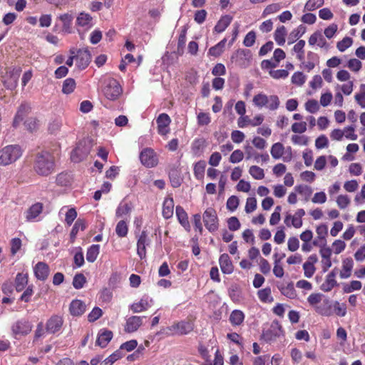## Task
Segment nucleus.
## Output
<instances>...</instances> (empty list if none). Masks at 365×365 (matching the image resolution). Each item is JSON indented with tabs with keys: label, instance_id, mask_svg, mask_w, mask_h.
<instances>
[{
	"label": "nucleus",
	"instance_id": "1",
	"mask_svg": "<svg viewBox=\"0 0 365 365\" xmlns=\"http://www.w3.org/2000/svg\"><path fill=\"white\" fill-rule=\"evenodd\" d=\"M53 156L48 152L43 151L36 155L34 169L40 175L47 176L54 171Z\"/></svg>",
	"mask_w": 365,
	"mask_h": 365
},
{
	"label": "nucleus",
	"instance_id": "2",
	"mask_svg": "<svg viewBox=\"0 0 365 365\" xmlns=\"http://www.w3.org/2000/svg\"><path fill=\"white\" fill-rule=\"evenodd\" d=\"M252 103L258 108H266L269 110H277L280 105L279 98L277 95L267 96L262 92L253 97Z\"/></svg>",
	"mask_w": 365,
	"mask_h": 365
},
{
	"label": "nucleus",
	"instance_id": "3",
	"mask_svg": "<svg viewBox=\"0 0 365 365\" xmlns=\"http://www.w3.org/2000/svg\"><path fill=\"white\" fill-rule=\"evenodd\" d=\"M19 145H9L0 150V165L6 166L16 162L22 155Z\"/></svg>",
	"mask_w": 365,
	"mask_h": 365
},
{
	"label": "nucleus",
	"instance_id": "4",
	"mask_svg": "<svg viewBox=\"0 0 365 365\" xmlns=\"http://www.w3.org/2000/svg\"><path fill=\"white\" fill-rule=\"evenodd\" d=\"M93 147V141L87 138L78 142L76 147L71 154V159L74 163H79L83 160L90 153Z\"/></svg>",
	"mask_w": 365,
	"mask_h": 365
},
{
	"label": "nucleus",
	"instance_id": "5",
	"mask_svg": "<svg viewBox=\"0 0 365 365\" xmlns=\"http://www.w3.org/2000/svg\"><path fill=\"white\" fill-rule=\"evenodd\" d=\"M102 92L106 98L115 101L121 95L122 88L115 79L108 78L103 82Z\"/></svg>",
	"mask_w": 365,
	"mask_h": 365
},
{
	"label": "nucleus",
	"instance_id": "6",
	"mask_svg": "<svg viewBox=\"0 0 365 365\" xmlns=\"http://www.w3.org/2000/svg\"><path fill=\"white\" fill-rule=\"evenodd\" d=\"M21 72L19 66H12L6 69L5 74L2 76L4 86L7 88L12 90L18 85L19 78Z\"/></svg>",
	"mask_w": 365,
	"mask_h": 365
},
{
	"label": "nucleus",
	"instance_id": "7",
	"mask_svg": "<svg viewBox=\"0 0 365 365\" xmlns=\"http://www.w3.org/2000/svg\"><path fill=\"white\" fill-rule=\"evenodd\" d=\"M202 220L206 229L210 232H214L217 230L219 227L218 217L216 211L212 208H207L203 215Z\"/></svg>",
	"mask_w": 365,
	"mask_h": 365
},
{
	"label": "nucleus",
	"instance_id": "8",
	"mask_svg": "<svg viewBox=\"0 0 365 365\" xmlns=\"http://www.w3.org/2000/svg\"><path fill=\"white\" fill-rule=\"evenodd\" d=\"M252 58L251 51L248 49H237L231 56V61L237 66L242 68L248 66Z\"/></svg>",
	"mask_w": 365,
	"mask_h": 365
},
{
	"label": "nucleus",
	"instance_id": "9",
	"mask_svg": "<svg viewBox=\"0 0 365 365\" xmlns=\"http://www.w3.org/2000/svg\"><path fill=\"white\" fill-rule=\"evenodd\" d=\"M141 163L147 168H153L158 165V158L155 151L151 148L143 149L140 154Z\"/></svg>",
	"mask_w": 365,
	"mask_h": 365
},
{
	"label": "nucleus",
	"instance_id": "10",
	"mask_svg": "<svg viewBox=\"0 0 365 365\" xmlns=\"http://www.w3.org/2000/svg\"><path fill=\"white\" fill-rule=\"evenodd\" d=\"M32 329L31 324L24 319L19 320L12 325V334L16 339L19 336L27 335Z\"/></svg>",
	"mask_w": 365,
	"mask_h": 365
},
{
	"label": "nucleus",
	"instance_id": "11",
	"mask_svg": "<svg viewBox=\"0 0 365 365\" xmlns=\"http://www.w3.org/2000/svg\"><path fill=\"white\" fill-rule=\"evenodd\" d=\"M76 24L77 26L78 31L79 33L81 31H86L91 29L94 25L92 16L86 12H81L78 15L76 21Z\"/></svg>",
	"mask_w": 365,
	"mask_h": 365
},
{
	"label": "nucleus",
	"instance_id": "12",
	"mask_svg": "<svg viewBox=\"0 0 365 365\" xmlns=\"http://www.w3.org/2000/svg\"><path fill=\"white\" fill-rule=\"evenodd\" d=\"M283 335L282 326L278 322H273L270 328L262 334L263 339L267 341H271Z\"/></svg>",
	"mask_w": 365,
	"mask_h": 365
},
{
	"label": "nucleus",
	"instance_id": "13",
	"mask_svg": "<svg viewBox=\"0 0 365 365\" xmlns=\"http://www.w3.org/2000/svg\"><path fill=\"white\" fill-rule=\"evenodd\" d=\"M75 56L76 66L80 69H85L91 61V53L87 48L78 49Z\"/></svg>",
	"mask_w": 365,
	"mask_h": 365
},
{
	"label": "nucleus",
	"instance_id": "14",
	"mask_svg": "<svg viewBox=\"0 0 365 365\" xmlns=\"http://www.w3.org/2000/svg\"><path fill=\"white\" fill-rule=\"evenodd\" d=\"M43 211V204L36 202L32 205L26 212L25 217L29 222H37L40 220L39 215Z\"/></svg>",
	"mask_w": 365,
	"mask_h": 365
},
{
	"label": "nucleus",
	"instance_id": "15",
	"mask_svg": "<svg viewBox=\"0 0 365 365\" xmlns=\"http://www.w3.org/2000/svg\"><path fill=\"white\" fill-rule=\"evenodd\" d=\"M317 237L312 242L314 246L327 245V237L328 235V226L325 224H321L316 229Z\"/></svg>",
	"mask_w": 365,
	"mask_h": 365
},
{
	"label": "nucleus",
	"instance_id": "16",
	"mask_svg": "<svg viewBox=\"0 0 365 365\" xmlns=\"http://www.w3.org/2000/svg\"><path fill=\"white\" fill-rule=\"evenodd\" d=\"M169 329L175 334L184 335L193 329V324L190 322L182 321L172 325Z\"/></svg>",
	"mask_w": 365,
	"mask_h": 365
},
{
	"label": "nucleus",
	"instance_id": "17",
	"mask_svg": "<svg viewBox=\"0 0 365 365\" xmlns=\"http://www.w3.org/2000/svg\"><path fill=\"white\" fill-rule=\"evenodd\" d=\"M171 122L170 118L166 113H161L156 120L158 132L161 135H165L170 132L169 125Z\"/></svg>",
	"mask_w": 365,
	"mask_h": 365
},
{
	"label": "nucleus",
	"instance_id": "18",
	"mask_svg": "<svg viewBox=\"0 0 365 365\" xmlns=\"http://www.w3.org/2000/svg\"><path fill=\"white\" fill-rule=\"evenodd\" d=\"M150 245V240L148 239L147 232L143 231L139 236L137 242V254L140 259H144L146 257V246Z\"/></svg>",
	"mask_w": 365,
	"mask_h": 365
},
{
	"label": "nucleus",
	"instance_id": "19",
	"mask_svg": "<svg viewBox=\"0 0 365 365\" xmlns=\"http://www.w3.org/2000/svg\"><path fill=\"white\" fill-rule=\"evenodd\" d=\"M153 304V300L148 296H143L138 302L130 305V309L134 313H139L147 310Z\"/></svg>",
	"mask_w": 365,
	"mask_h": 365
},
{
	"label": "nucleus",
	"instance_id": "20",
	"mask_svg": "<svg viewBox=\"0 0 365 365\" xmlns=\"http://www.w3.org/2000/svg\"><path fill=\"white\" fill-rule=\"evenodd\" d=\"M63 319L61 316L53 315L46 322V332L55 334L58 331L63 325Z\"/></svg>",
	"mask_w": 365,
	"mask_h": 365
},
{
	"label": "nucleus",
	"instance_id": "21",
	"mask_svg": "<svg viewBox=\"0 0 365 365\" xmlns=\"http://www.w3.org/2000/svg\"><path fill=\"white\" fill-rule=\"evenodd\" d=\"M245 150L247 160H250L251 158H254V160L257 163H259L260 161H262L263 163H267L269 160V156L267 153L259 154L250 145L245 146Z\"/></svg>",
	"mask_w": 365,
	"mask_h": 365
},
{
	"label": "nucleus",
	"instance_id": "22",
	"mask_svg": "<svg viewBox=\"0 0 365 365\" xmlns=\"http://www.w3.org/2000/svg\"><path fill=\"white\" fill-rule=\"evenodd\" d=\"M145 317L132 316L127 319L125 326V331L131 333L137 331L142 325Z\"/></svg>",
	"mask_w": 365,
	"mask_h": 365
},
{
	"label": "nucleus",
	"instance_id": "23",
	"mask_svg": "<svg viewBox=\"0 0 365 365\" xmlns=\"http://www.w3.org/2000/svg\"><path fill=\"white\" fill-rule=\"evenodd\" d=\"M219 264L222 273L225 274H232L234 271V266L227 254H222L219 258Z\"/></svg>",
	"mask_w": 365,
	"mask_h": 365
},
{
	"label": "nucleus",
	"instance_id": "24",
	"mask_svg": "<svg viewBox=\"0 0 365 365\" xmlns=\"http://www.w3.org/2000/svg\"><path fill=\"white\" fill-rule=\"evenodd\" d=\"M308 42L310 46L317 44V46L322 48H329V44L327 43L325 38L319 31H317L312 34L310 36Z\"/></svg>",
	"mask_w": 365,
	"mask_h": 365
},
{
	"label": "nucleus",
	"instance_id": "25",
	"mask_svg": "<svg viewBox=\"0 0 365 365\" xmlns=\"http://www.w3.org/2000/svg\"><path fill=\"white\" fill-rule=\"evenodd\" d=\"M58 19L62 23V31L64 34H71L73 32L72 29V23L73 20V16L70 13H65L61 14Z\"/></svg>",
	"mask_w": 365,
	"mask_h": 365
},
{
	"label": "nucleus",
	"instance_id": "26",
	"mask_svg": "<svg viewBox=\"0 0 365 365\" xmlns=\"http://www.w3.org/2000/svg\"><path fill=\"white\" fill-rule=\"evenodd\" d=\"M86 305L81 300L75 299L70 304L69 311L72 316L79 317L86 312Z\"/></svg>",
	"mask_w": 365,
	"mask_h": 365
},
{
	"label": "nucleus",
	"instance_id": "27",
	"mask_svg": "<svg viewBox=\"0 0 365 365\" xmlns=\"http://www.w3.org/2000/svg\"><path fill=\"white\" fill-rule=\"evenodd\" d=\"M34 271L36 277L41 281L46 280L49 274L48 266L46 263L41 262H38L35 265Z\"/></svg>",
	"mask_w": 365,
	"mask_h": 365
},
{
	"label": "nucleus",
	"instance_id": "28",
	"mask_svg": "<svg viewBox=\"0 0 365 365\" xmlns=\"http://www.w3.org/2000/svg\"><path fill=\"white\" fill-rule=\"evenodd\" d=\"M176 217L180 224L185 228L186 231L190 230V225L188 221L187 214L184 208L180 205H178L175 208Z\"/></svg>",
	"mask_w": 365,
	"mask_h": 365
},
{
	"label": "nucleus",
	"instance_id": "29",
	"mask_svg": "<svg viewBox=\"0 0 365 365\" xmlns=\"http://www.w3.org/2000/svg\"><path fill=\"white\" fill-rule=\"evenodd\" d=\"M132 205L125 201H121L115 210V217L117 218H123L129 216L132 211Z\"/></svg>",
	"mask_w": 365,
	"mask_h": 365
},
{
	"label": "nucleus",
	"instance_id": "30",
	"mask_svg": "<svg viewBox=\"0 0 365 365\" xmlns=\"http://www.w3.org/2000/svg\"><path fill=\"white\" fill-rule=\"evenodd\" d=\"M354 267V261L351 257L345 258L342 261V267L340 272V277L341 279H347L351 274V271Z\"/></svg>",
	"mask_w": 365,
	"mask_h": 365
},
{
	"label": "nucleus",
	"instance_id": "31",
	"mask_svg": "<svg viewBox=\"0 0 365 365\" xmlns=\"http://www.w3.org/2000/svg\"><path fill=\"white\" fill-rule=\"evenodd\" d=\"M232 21V16L230 15H224L221 16L217 24L215 26L214 31L216 33L223 32Z\"/></svg>",
	"mask_w": 365,
	"mask_h": 365
},
{
	"label": "nucleus",
	"instance_id": "32",
	"mask_svg": "<svg viewBox=\"0 0 365 365\" xmlns=\"http://www.w3.org/2000/svg\"><path fill=\"white\" fill-rule=\"evenodd\" d=\"M336 274L334 271H331L329 273L326 277L325 281L321 285V289L324 292H329L331 291L335 286H336L337 282L335 279Z\"/></svg>",
	"mask_w": 365,
	"mask_h": 365
},
{
	"label": "nucleus",
	"instance_id": "33",
	"mask_svg": "<svg viewBox=\"0 0 365 365\" xmlns=\"http://www.w3.org/2000/svg\"><path fill=\"white\" fill-rule=\"evenodd\" d=\"M174 201L172 197H167L164 200L163 205V216L165 219H170L173 215Z\"/></svg>",
	"mask_w": 365,
	"mask_h": 365
},
{
	"label": "nucleus",
	"instance_id": "34",
	"mask_svg": "<svg viewBox=\"0 0 365 365\" xmlns=\"http://www.w3.org/2000/svg\"><path fill=\"white\" fill-rule=\"evenodd\" d=\"M113 338V333L109 330H103L100 332L96 340V344L101 347H106Z\"/></svg>",
	"mask_w": 365,
	"mask_h": 365
},
{
	"label": "nucleus",
	"instance_id": "35",
	"mask_svg": "<svg viewBox=\"0 0 365 365\" xmlns=\"http://www.w3.org/2000/svg\"><path fill=\"white\" fill-rule=\"evenodd\" d=\"M284 224L287 227L293 226L295 228H300L302 226V220L296 215L287 214L284 218Z\"/></svg>",
	"mask_w": 365,
	"mask_h": 365
},
{
	"label": "nucleus",
	"instance_id": "36",
	"mask_svg": "<svg viewBox=\"0 0 365 365\" xmlns=\"http://www.w3.org/2000/svg\"><path fill=\"white\" fill-rule=\"evenodd\" d=\"M86 222L84 220H81V219H78L76 220V222H75L73 227H72V230L70 233V239H71V242L72 243L75 241L78 231L80 230H84L86 229Z\"/></svg>",
	"mask_w": 365,
	"mask_h": 365
},
{
	"label": "nucleus",
	"instance_id": "37",
	"mask_svg": "<svg viewBox=\"0 0 365 365\" xmlns=\"http://www.w3.org/2000/svg\"><path fill=\"white\" fill-rule=\"evenodd\" d=\"M229 319L233 326H239L243 322L245 314L242 311L235 309L231 312Z\"/></svg>",
	"mask_w": 365,
	"mask_h": 365
},
{
	"label": "nucleus",
	"instance_id": "38",
	"mask_svg": "<svg viewBox=\"0 0 365 365\" xmlns=\"http://www.w3.org/2000/svg\"><path fill=\"white\" fill-rule=\"evenodd\" d=\"M128 232V221L120 220L115 227V233L119 237H125Z\"/></svg>",
	"mask_w": 365,
	"mask_h": 365
},
{
	"label": "nucleus",
	"instance_id": "39",
	"mask_svg": "<svg viewBox=\"0 0 365 365\" xmlns=\"http://www.w3.org/2000/svg\"><path fill=\"white\" fill-rule=\"evenodd\" d=\"M226 42L227 38H224L218 43L209 49L208 54L215 57L220 56L224 51Z\"/></svg>",
	"mask_w": 365,
	"mask_h": 365
},
{
	"label": "nucleus",
	"instance_id": "40",
	"mask_svg": "<svg viewBox=\"0 0 365 365\" xmlns=\"http://www.w3.org/2000/svg\"><path fill=\"white\" fill-rule=\"evenodd\" d=\"M318 56L316 53L309 51L307 53V61L302 62L304 68L308 71H311L315 67Z\"/></svg>",
	"mask_w": 365,
	"mask_h": 365
},
{
	"label": "nucleus",
	"instance_id": "41",
	"mask_svg": "<svg viewBox=\"0 0 365 365\" xmlns=\"http://www.w3.org/2000/svg\"><path fill=\"white\" fill-rule=\"evenodd\" d=\"M287 35V30L284 26H280L277 28L274 32V40L279 46H283L285 43V36Z\"/></svg>",
	"mask_w": 365,
	"mask_h": 365
},
{
	"label": "nucleus",
	"instance_id": "42",
	"mask_svg": "<svg viewBox=\"0 0 365 365\" xmlns=\"http://www.w3.org/2000/svg\"><path fill=\"white\" fill-rule=\"evenodd\" d=\"M28 283L26 274L18 273L16 277L15 287L17 292H21Z\"/></svg>",
	"mask_w": 365,
	"mask_h": 365
},
{
	"label": "nucleus",
	"instance_id": "43",
	"mask_svg": "<svg viewBox=\"0 0 365 365\" xmlns=\"http://www.w3.org/2000/svg\"><path fill=\"white\" fill-rule=\"evenodd\" d=\"M100 252L99 245H93L87 250L86 259L89 262H93L96 259Z\"/></svg>",
	"mask_w": 365,
	"mask_h": 365
},
{
	"label": "nucleus",
	"instance_id": "44",
	"mask_svg": "<svg viewBox=\"0 0 365 365\" xmlns=\"http://www.w3.org/2000/svg\"><path fill=\"white\" fill-rule=\"evenodd\" d=\"M284 152V147L281 143H276L271 148V155L274 159H279L282 157Z\"/></svg>",
	"mask_w": 365,
	"mask_h": 365
},
{
	"label": "nucleus",
	"instance_id": "45",
	"mask_svg": "<svg viewBox=\"0 0 365 365\" xmlns=\"http://www.w3.org/2000/svg\"><path fill=\"white\" fill-rule=\"evenodd\" d=\"M76 88V81L73 78H66L62 85V92L64 94H70L74 91Z\"/></svg>",
	"mask_w": 365,
	"mask_h": 365
},
{
	"label": "nucleus",
	"instance_id": "46",
	"mask_svg": "<svg viewBox=\"0 0 365 365\" xmlns=\"http://www.w3.org/2000/svg\"><path fill=\"white\" fill-rule=\"evenodd\" d=\"M206 163L204 160H200L194 166V175L197 180H201L204 177Z\"/></svg>",
	"mask_w": 365,
	"mask_h": 365
},
{
	"label": "nucleus",
	"instance_id": "47",
	"mask_svg": "<svg viewBox=\"0 0 365 365\" xmlns=\"http://www.w3.org/2000/svg\"><path fill=\"white\" fill-rule=\"evenodd\" d=\"M257 295L259 300L262 302L271 303L274 301V299L271 295V289L269 288L259 290Z\"/></svg>",
	"mask_w": 365,
	"mask_h": 365
},
{
	"label": "nucleus",
	"instance_id": "48",
	"mask_svg": "<svg viewBox=\"0 0 365 365\" xmlns=\"http://www.w3.org/2000/svg\"><path fill=\"white\" fill-rule=\"evenodd\" d=\"M294 190L304 197V200L308 201L312 194V189L309 186L299 185L294 187Z\"/></svg>",
	"mask_w": 365,
	"mask_h": 365
},
{
	"label": "nucleus",
	"instance_id": "49",
	"mask_svg": "<svg viewBox=\"0 0 365 365\" xmlns=\"http://www.w3.org/2000/svg\"><path fill=\"white\" fill-rule=\"evenodd\" d=\"M357 104L362 108H365V84H361L359 92L354 96Z\"/></svg>",
	"mask_w": 365,
	"mask_h": 365
},
{
	"label": "nucleus",
	"instance_id": "50",
	"mask_svg": "<svg viewBox=\"0 0 365 365\" xmlns=\"http://www.w3.org/2000/svg\"><path fill=\"white\" fill-rule=\"evenodd\" d=\"M305 41L299 40L293 47V51L297 53V57L299 61H302L304 57Z\"/></svg>",
	"mask_w": 365,
	"mask_h": 365
},
{
	"label": "nucleus",
	"instance_id": "51",
	"mask_svg": "<svg viewBox=\"0 0 365 365\" xmlns=\"http://www.w3.org/2000/svg\"><path fill=\"white\" fill-rule=\"evenodd\" d=\"M315 309L319 314L324 316H330L331 314V305L328 299H325L322 305L317 306Z\"/></svg>",
	"mask_w": 365,
	"mask_h": 365
},
{
	"label": "nucleus",
	"instance_id": "52",
	"mask_svg": "<svg viewBox=\"0 0 365 365\" xmlns=\"http://www.w3.org/2000/svg\"><path fill=\"white\" fill-rule=\"evenodd\" d=\"M249 173L256 180H262L264 178V170L257 165H252L249 169Z\"/></svg>",
	"mask_w": 365,
	"mask_h": 365
},
{
	"label": "nucleus",
	"instance_id": "53",
	"mask_svg": "<svg viewBox=\"0 0 365 365\" xmlns=\"http://www.w3.org/2000/svg\"><path fill=\"white\" fill-rule=\"evenodd\" d=\"M353 44V39L351 37L346 36L341 41L337 42L336 48L341 51L344 52Z\"/></svg>",
	"mask_w": 365,
	"mask_h": 365
},
{
	"label": "nucleus",
	"instance_id": "54",
	"mask_svg": "<svg viewBox=\"0 0 365 365\" xmlns=\"http://www.w3.org/2000/svg\"><path fill=\"white\" fill-rule=\"evenodd\" d=\"M281 292L284 296L289 299H294L297 296L294 285L292 283H289L287 285L282 287L281 288Z\"/></svg>",
	"mask_w": 365,
	"mask_h": 365
},
{
	"label": "nucleus",
	"instance_id": "55",
	"mask_svg": "<svg viewBox=\"0 0 365 365\" xmlns=\"http://www.w3.org/2000/svg\"><path fill=\"white\" fill-rule=\"evenodd\" d=\"M324 0H308L304 6V10L312 11L324 4Z\"/></svg>",
	"mask_w": 365,
	"mask_h": 365
},
{
	"label": "nucleus",
	"instance_id": "56",
	"mask_svg": "<svg viewBox=\"0 0 365 365\" xmlns=\"http://www.w3.org/2000/svg\"><path fill=\"white\" fill-rule=\"evenodd\" d=\"M305 109L310 113H315L319 110V105L314 99L308 100L305 103Z\"/></svg>",
	"mask_w": 365,
	"mask_h": 365
},
{
	"label": "nucleus",
	"instance_id": "57",
	"mask_svg": "<svg viewBox=\"0 0 365 365\" xmlns=\"http://www.w3.org/2000/svg\"><path fill=\"white\" fill-rule=\"evenodd\" d=\"M71 176L68 173H60L56 177V182L61 186H68L71 184Z\"/></svg>",
	"mask_w": 365,
	"mask_h": 365
},
{
	"label": "nucleus",
	"instance_id": "58",
	"mask_svg": "<svg viewBox=\"0 0 365 365\" xmlns=\"http://www.w3.org/2000/svg\"><path fill=\"white\" fill-rule=\"evenodd\" d=\"M350 198L346 195H340L337 197L336 202L340 209H345L350 204Z\"/></svg>",
	"mask_w": 365,
	"mask_h": 365
},
{
	"label": "nucleus",
	"instance_id": "59",
	"mask_svg": "<svg viewBox=\"0 0 365 365\" xmlns=\"http://www.w3.org/2000/svg\"><path fill=\"white\" fill-rule=\"evenodd\" d=\"M86 282V277L83 274H77L73 277V286L76 289H79L83 288Z\"/></svg>",
	"mask_w": 365,
	"mask_h": 365
},
{
	"label": "nucleus",
	"instance_id": "60",
	"mask_svg": "<svg viewBox=\"0 0 365 365\" xmlns=\"http://www.w3.org/2000/svg\"><path fill=\"white\" fill-rule=\"evenodd\" d=\"M170 180L171 185L173 187H178L180 186L182 179L179 176L177 170H173L169 173Z\"/></svg>",
	"mask_w": 365,
	"mask_h": 365
},
{
	"label": "nucleus",
	"instance_id": "61",
	"mask_svg": "<svg viewBox=\"0 0 365 365\" xmlns=\"http://www.w3.org/2000/svg\"><path fill=\"white\" fill-rule=\"evenodd\" d=\"M269 73L274 79L286 78L289 76L288 71L285 69L270 70Z\"/></svg>",
	"mask_w": 365,
	"mask_h": 365
},
{
	"label": "nucleus",
	"instance_id": "62",
	"mask_svg": "<svg viewBox=\"0 0 365 365\" xmlns=\"http://www.w3.org/2000/svg\"><path fill=\"white\" fill-rule=\"evenodd\" d=\"M62 125L63 122L61 119H54L50 123L48 130L51 133L56 134L61 130Z\"/></svg>",
	"mask_w": 365,
	"mask_h": 365
},
{
	"label": "nucleus",
	"instance_id": "63",
	"mask_svg": "<svg viewBox=\"0 0 365 365\" xmlns=\"http://www.w3.org/2000/svg\"><path fill=\"white\" fill-rule=\"evenodd\" d=\"M123 357V354L120 350H117L104 361L106 365H112L114 362Z\"/></svg>",
	"mask_w": 365,
	"mask_h": 365
},
{
	"label": "nucleus",
	"instance_id": "64",
	"mask_svg": "<svg viewBox=\"0 0 365 365\" xmlns=\"http://www.w3.org/2000/svg\"><path fill=\"white\" fill-rule=\"evenodd\" d=\"M270 356L268 354L255 357L253 360V365H269Z\"/></svg>",
	"mask_w": 365,
	"mask_h": 365
}]
</instances>
